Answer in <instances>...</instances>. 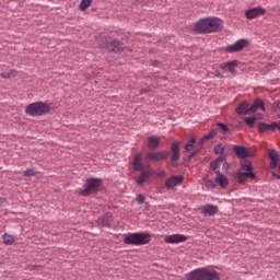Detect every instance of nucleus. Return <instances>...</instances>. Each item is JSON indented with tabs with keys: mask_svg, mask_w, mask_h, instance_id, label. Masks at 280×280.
<instances>
[{
	"mask_svg": "<svg viewBox=\"0 0 280 280\" xmlns=\"http://www.w3.org/2000/svg\"><path fill=\"white\" fill-rule=\"evenodd\" d=\"M195 32L199 34H212L213 32H220L222 30V20L218 18H206L195 23Z\"/></svg>",
	"mask_w": 280,
	"mask_h": 280,
	"instance_id": "obj_1",
	"label": "nucleus"
},
{
	"mask_svg": "<svg viewBox=\"0 0 280 280\" xmlns=\"http://www.w3.org/2000/svg\"><path fill=\"white\" fill-rule=\"evenodd\" d=\"M186 280H220V273L209 268H198L185 276Z\"/></svg>",
	"mask_w": 280,
	"mask_h": 280,
	"instance_id": "obj_2",
	"label": "nucleus"
},
{
	"mask_svg": "<svg viewBox=\"0 0 280 280\" xmlns=\"http://www.w3.org/2000/svg\"><path fill=\"white\" fill-rule=\"evenodd\" d=\"M152 240V235L148 233H127L124 235V244L129 246H145V244H150Z\"/></svg>",
	"mask_w": 280,
	"mask_h": 280,
	"instance_id": "obj_3",
	"label": "nucleus"
},
{
	"mask_svg": "<svg viewBox=\"0 0 280 280\" xmlns=\"http://www.w3.org/2000/svg\"><path fill=\"white\" fill-rule=\"evenodd\" d=\"M50 110L51 107L43 102L31 103L25 108V113L26 115H30V117H40L47 115Z\"/></svg>",
	"mask_w": 280,
	"mask_h": 280,
	"instance_id": "obj_4",
	"label": "nucleus"
},
{
	"mask_svg": "<svg viewBox=\"0 0 280 280\" xmlns=\"http://www.w3.org/2000/svg\"><path fill=\"white\" fill-rule=\"evenodd\" d=\"M100 187H102V179L91 178L86 180L84 188L79 190V194L81 196H91V194L100 191Z\"/></svg>",
	"mask_w": 280,
	"mask_h": 280,
	"instance_id": "obj_5",
	"label": "nucleus"
},
{
	"mask_svg": "<svg viewBox=\"0 0 280 280\" xmlns=\"http://www.w3.org/2000/svg\"><path fill=\"white\" fill-rule=\"evenodd\" d=\"M170 152L168 151H159V152H148L145 155L147 161H165L168 159Z\"/></svg>",
	"mask_w": 280,
	"mask_h": 280,
	"instance_id": "obj_6",
	"label": "nucleus"
},
{
	"mask_svg": "<svg viewBox=\"0 0 280 280\" xmlns=\"http://www.w3.org/2000/svg\"><path fill=\"white\" fill-rule=\"evenodd\" d=\"M179 148H180V142L178 141L173 142L171 145V152H172L171 161H172L173 167H176L178 165L176 161L180 159Z\"/></svg>",
	"mask_w": 280,
	"mask_h": 280,
	"instance_id": "obj_7",
	"label": "nucleus"
},
{
	"mask_svg": "<svg viewBox=\"0 0 280 280\" xmlns=\"http://www.w3.org/2000/svg\"><path fill=\"white\" fill-rule=\"evenodd\" d=\"M264 14H266V9L261 7H256L245 12V16L246 19H249V21L253 19H257V16H264Z\"/></svg>",
	"mask_w": 280,
	"mask_h": 280,
	"instance_id": "obj_8",
	"label": "nucleus"
},
{
	"mask_svg": "<svg viewBox=\"0 0 280 280\" xmlns=\"http://www.w3.org/2000/svg\"><path fill=\"white\" fill-rule=\"evenodd\" d=\"M165 244H180L187 242V236L184 234H172L164 237Z\"/></svg>",
	"mask_w": 280,
	"mask_h": 280,
	"instance_id": "obj_9",
	"label": "nucleus"
},
{
	"mask_svg": "<svg viewBox=\"0 0 280 280\" xmlns=\"http://www.w3.org/2000/svg\"><path fill=\"white\" fill-rule=\"evenodd\" d=\"M140 172H141L140 176L137 177V185H139L140 187H143V183H145V180H148V177L152 176L153 173L150 165H147V168H143Z\"/></svg>",
	"mask_w": 280,
	"mask_h": 280,
	"instance_id": "obj_10",
	"label": "nucleus"
},
{
	"mask_svg": "<svg viewBox=\"0 0 280 280\" xmlns=\"http://www.w3.org/2000/svg\"><path fill=\"white\" fill-rule=\"evenodd\" d=\"M132 165H133L135 172H141L143 170H148V165L143 166V159H142L141 153H137L133 156V164Z\"/></svg>",
	"mask_w": 280,
	"mask_h": 280,
	"instance_id": "obj_11",
	"label": "nucleus"
},
{
	"mask_svg": "<svg viewBox=\"0 0 280 280\" xmlns=\"http://www.w3.org/2000/svg\"><path fill=\"white\" fill-rule=\"evenodd\" d=\"M222 71L226 74V73H231L232 75H235V73H237V71L235 69H237V61H231L228 63H223L221 66Z\"/></svg>",
	"mask_w": 280,
	"mask_h": 280,
	"instance_id": "obj_12",
	"label": "nucleus"
},
{
	"mask_svg": "<svg viewBox=\"0 0 280 280\" xmlns=\"http://www.w3.org/2000/svg\"><path fill=\"white\" fill-rule=\"evenodd\" d=\"M184 177L182 175H177V176H172L171 178H168L165 183L167 189H174V187L180 185V183H183Z\"/></svg>",
	"mask_w": 280,
	"mask_h": 280,
	"instance_id": "obj_13",
	"label": "nucleus"
},
{
	"mask_svg": "<svg viewBox=\"0 0 280 280\" xmlns=\"http://www.w3.org/2000/svg\"><path fill=\"white\" fill-rule=\"evenodd\" d=\"M147 145L149 150H156L161 145V138L158 136H151L147 138Z\"/></svg>",
	"mask_w": 280,
	"mask_h": 280,
	"instance_id": "obj_14",
	"label": "nucleus"
},
{
	"mask_svg": "<svg viewBox=\"0 0 280 280\" xmlns=\"http://www.w3.org/2000/svg\"><path fill=\"white\" fill-rule=\"evenodd\" d=\"M234 178H236L238 183H246V178H252V180H255L256 175L255 173H242L238 171L234 173Z\"/></svg>",
	"mask_w": 280,
	"mask_h": 280,
	"instance_id": "obj_15",
	"label": "nucleus"
},
{
	"mask_svg": "<svg viewBox=\"0 0 280 280\" xmlns=\"http://www.w3.org/2000/svg\"><path fill=\"white\" fill-rule=\"evenodd\" d=\"M247 45L246 39H240L235 44L226 47V51L233 54V51H242V48Z\"/></svg>",
	"mask_w": 280,
	"mask_h": 280,
	"instance_id": "obj_16",
	"label": "nucleus"
},
{
	"mask_svg": "<svg viewBox=\"0 0 280 280\" xmlns=\"http://www.w3.org/2000/svg\"><path fill=\"white\" fill-rule=\"evenodd\" d=\"M277 121H273L272 124L268 125L266 122H259L258 124V130L259 132H275L277 130Z\"/></svg>",
	"mask_w": 280,
	"mask_h": 280,
	"instance_id": "obj_17",
	"label": "nucleus"
},
{
	"mask_svg": "<svg viewBox=\"0 0 280 280\" xmlns=\"http://www.w3.org/2000/svg\"><path fill=\"white\" fill-rule=\"evenodd\" d=\"M233 151L235 152L236 156H238V159H247V156H250L248 150L242 145H234Z\"/></svg>",
	"mask_w": 280,
	"mask_h": 280,
	"instance_id": "obj_18",
	"label": "nucleus"
},
{
	"mask_svg": "<svg viewBox=\"0 0 280 280\" xmlns=\"http://www.w3.org/2000/svg\"><path fill=\"white\" fill-rule=\"evenodd\" d=\"M215 183H218V185H220L221 187H229V179L226 178V176L222 175V173H220V171L215 172Z\"/></svg>",
	"mask_w": 280,
	"mask_h": 280,
	"instance_id": "obj_19",
	"label": "nucleus"
},
{
	"mask_svg": "<svg viewBox=\"0 0 280 280\" xmlns=\"http://www.w3.org/2000/svg\"><path fill=\"white\" fill-rule=\"evenodd\" d=\"M237 115H250V107H248V103H241L236 108Z\"/></svg>",
	"mask_w": 280,
	"mask_h": 280,
	"instance_id": "obj_20",
	"label": "nucleus"
},
{
	"mask_svg": "<svg viewBox=\"0 0 280 280\" xmlns=\"http://www.w3.org/2000/svg\"><path fill=\"white\" fill-rule=\"evenodd\" d=\"M205 215H215L218 213V206L208 205L203 207Z\"/></svg>",
	"mask_w": 280,
	"mask_h": 280,
	"instance_id": "obj_21",
	"label": "nucleus"
},
{
	"mask_svg": "<svg viewBox=\"0 0 280 280\" xmlns=\"http://www.w3.org/2000/svg\"><path fill=\"white\" fill-rule=\"evenodd\" d=\"M258 108H261V110H266V107H264V102L261 100H256L254 104L249 107V113H256Z\"/></svg>",
	"mask_w": 280,
	"mask_h": 280,
	"instance_id": "obj_22",
	"label": "nucleus"
},
{
	"mask_svg": "<svg viewBox=\"0 0 280 280\" xmlns=\"http://www.w3.org/2000/svg\"><path fill=\"white\" fill-rule=\"evenodd\" d=\"M91 3H93V0H81L80 2L81 12H85V10H89V8H91Z\"/></svg>",
	"mask_w": 280,
	"mask_h": 280,
	"instance_id": "obj_23",
	"label": "nucleus"
},
{
	"mask_svg": "<svg viewBox=\"0 0 280 280\" xmlns=\"http://www.w3.org/2000/svg\"><path fill=\"white\" fill-rule=\"evenodd\" d=\"M2 240H3V243H4L7 246H12V244H14V236H13V235L4 234V235L2 236Z\"/></svg>",
	"mask_w": 280,
	"mask_h": 280,
	"instance_id": "obj_24",
	"label": "nucleus"
},
{
	"mask_svg": "<svg viewBox=\"0 0 280 280\" xmlns=\"http://www.w3.org/2000/svg\"><path fill=\"white\" fill-rule=\"evenodd\" d=\"M194 143H196V139L195 138H190L188 140V143H186V145H185L186 152H191L194 150Z\"/></svg>",
	"mask_w": 280,
	"mask_h": 280,
	"instance_id": "obj_25",
	"label": "nucleus"
},
{
	"mask_svg": "<svg viewBox=\"0 0 280 280\" xmlns=\"http://www.w3.org/2000/svg\"><path fill=\"white\" fill-rule=\"evenodd\" d=\"M268 154L271 161H279V153L277 152V150L271 149L268 151Z\"/></svg>",
	"mask_w": 280,
	"mask_h": 280,
	"instance_id": "obj_26",
	"label": "nucleus"
},
{
	"mask_svg": "<svg viewBox=\"0 0 280 280\" xmlns=\"http://www.w3.org/2000/svg\"><path fill=\"white\" fill-rule=\"evenodd\" d=\"M241 170L247 173H253V165L250 164V162H245L242 164Z\"/></svg>",
	"mask_w": 280,
	"mask_h": 280,
	"instance_id": "obj_27",
	"label": "nucleus"
},
{
	"mask_svg": "<svg viewBox=\"0 0 280 280\" xmlns=\"http://www.w3.org/2000/svg\"><path fill=\"white\" fill-rule=\"evenodd\" d=\"M214 153L215 154H224V145L218 144L217 147H214Z\"/></svg>",
	"mask_w": 280,
	"mask_h": 280,
	"instance_id": "obj_28",
	"label": "nucleus"
},
{
	"mask_svg": "<svg viewBox=\"0 0 280 280\" xmlns=\"http://www.w3.org/2000/svg\"><path fill=\"white\" fill-rule=\"evenodd\" d=\"M244 121L249 126V128H253V126H255V118L246 117L244 118Z\"/></svg>",
	"mask_w": 280,
	"mask_h": 280,
	"instance_id": "obj_29",
	"label": "nucleus"
},
{
	"mask_svg": "<svg viewBox=\"0 0 280 280\" xmlns=\"http://www.w3.org/2000/svg\"><path fill=\"white\" fill-rule=\"evenodd\" d=\"M213 75H214V78H219V79L228 77V75H225L224 70H222V72H220V70H215Z\"/></svg>",
	"mask_w": 280,
	"mask_h": 280,
	"instance_id": "obj_30",
	"label": "nucleus"
},
{
	"mask_svg": "<svg viewBox=\"0 0 280 280\" xmlns=\"http://www.w3.org/2000/svg\"><path fill=\"white\" fill-rule=\"evenodd\" d=\"M24 176H26L27 178L32 177V176H36V172H34V170L28 168L26 171H24Z\"/></svg>",
	"mask_w": 280,
	"mask_h": 280,
	"instance_id": "obj_31",
	"label": "nucleus"
},
{
	"mask_svg": "<svg viewBox=\"0 0 280 280\" xmlns=\"http://www.w3.org/2000/svg\"><path fill=\"white\" fill-rule=\"evenodd\" d=\"M206 187H208V189H215V183L211 179H206Z\"/></svg>",
	"mask_w": 280,
	"mask_h": 280,
	"instance_id": "obj_32",
	"label": "nucleus"
},
{
	"mask_svg": "<svg viewBox=\"0 0 280 280\" xmlns=\"http://www.w3.org/2000/svg\"><path fill=\"white\" fill-rule=\"evenodd\" d=\"M136 200L138 205H143V202H145V197H143V195H137Z\"/></svg>",
	"mask_w": 280,
	"mask_h": 280,
	"instance_id": "obj_33",
	"label": "nucleus"
},
{
	"mask_svg": "<svg viewBox=\"0 0 280 280\" xmlns=\"http://www.w3.org/2000/svg\"><path fill=\"white\" fill-rule=\"evenodd\" d=\"M217 126H219V128H220L223 132H229V126H226L225 124L219 122V124H217Z\"/></svg>",
	"mask_w": 280,
	"mask_h": 280,
	"instance_id": "obj_34",
	"label": "nucleus"
},
{
	"mask_svg": "<svg viewBox=\"0 0 280 280\" xmlns=\"http://www.w3.org/2000/svg\"><path fill=\"white\" fill-rule=\"evenodd\" d=\"M279 165V160H271L270 162V168L275 170Z\"/></svg>",
	"mask_w": 280,
	"mask_h": 280,
	"instance_id": "obj_35",
	"label": "nucleus"
},
{
	"mask_svg": "<svg viewBox=\"0 0 280 280\" xmlns=\"http://www.w3.org/2000/svg\"><path fill=\"white\" fill-rule=\"evenodd\" d=\"M210 170H212V172H215V170H218V161H213L210 163Z\"/></svg>",
	"mask_w": 280,
	"mask_h": 280,
	"instance_id": "obj_36",
	"label": "nucleus"
},
{
	"mask_svg": "<svg viewBox=\"0 0 280 280\" xmlns=\"http://www.w3.org/2000/svg\"><path fill=\"white\" fill-rule=\"evenodd\" d=\"M18 73H19V72H18L16 70H10V71H9V79H10V78H16Z\"/></svg>",
	"mask_w": 280,
	"mask_h": 280,
	"instance_id": "obj_37",
	"label": "nucleus"
},
{
	"mask_svg": "<svg viewBox=\"0 0 280 280\" xmlns=\"http://www.w3.org/2000/svg\"><path fill=\"white\" fill-rule=\"evenodd\" d=\"M0 75L3 80H10V73L9 72H2Z\"/></svg>",
	"mask_w": 280,
	"mask_h": 280,
	"instance_id": "obj_38",
	"label": "nucleus"
},
{
	"mask_svg": "<svg viewBox=\"0 0 280 280\" xmlns=\"http://www.w3.org/2000/svg\"><path fill=\"white\" fill-rule=\"evenodd\" d=\"M153 174H155V176H159V178H164V176L166 175L164 171L153 173Z\"/></svg>",
	"mask_w": 280,
	"mask_h": 280,
	"instance_id": "obj_39",
	"label": "nucleus"
},
{
	"mask_svg": "<svg viewBox=\"0 0 280 280\" xmlns=\"http://www.w3.org/2000/svg\"><path fill=\"white\" fill-rule=\"evenodd\" d=\"M209 139H212V135L211 133H208V135L203 136L201 141H209Z\"/></svg>",
	"mask_w": 280,
	"mask_h": 280,
	"instance_id": "obj_40",
	"label": "nucleus"
},
{
	"mask_svg": "<svg viewBox=\"0 0 280 280\" xmlns=\"http://www.w3.org/2000/svg\"><path fill=\"white\" fill-rule=\"evenodd\" d=\"M215 161L217 163H220V161H226V155H220Z\"/></svg>",
	"mask_w": 280,
	"mask_h": 280,
	"instance_id": "obj_41",
	"label": "nucleus"
},
{
	"mask_svg": "<svg viewBox=\"0 0 280 280\" xmlns=\"http://www.w3.org/2000/svg\"><path fill=\"white\" fill-rule=\"evenodd\" d=\"M222 170H229V163L225 162L222 166Z\"/></svg>",
	"mask_w": 280,
	"mask_h": 280,
	"instance_id": "obj_42",
	"label": "nucleus"
},
{
	"mask_svg": "<svg viewBox=\"0 0 280 280\" xmlns=\"http://www.w3.org/2000/svg\"><path fill=\"white\" fill-rule=\"evenodd\" d=\"M114 47H116V49H119L118 47H119V42H114Z\"/></svg>",
	"mask_w": 280,
	"mask_h": 280,
	"instance_id": "obj_43",
	"label": "nucleus"
},
{
	"mask_svg": "<svg viewBox=\"0 0 280 280\" xmlns=\"http://www.w3.org/2000/svg\"><path fill=\"white\" fill-rule=\"evenodd\" d=\"M273 177L280 180V175L279 174H273Z\"/></svg>",
	"mask_w": 280,
	"mask_h": 280,
	"instance_id": "obj_44",
	"label": "nucleus"
},
{
	"mask_svg": "<svg viewBox=\"0 0 280 280\" xmlns=\"http://www.w3.org/2000/svg\"><path fill=\"white\" fill-rule=\"evenodd\" d=\"M3 202H5V198L0 197V205H3Z\"/></svg>",
	"mask_w": 280,
	"mask_h": 280,
	"instance_id": "obj_45",
	"label": "nucleus"
},
{
	"mask_svg": "<svg viewBox=\"0 0 280 280\" xmlns=\"http://www.w3.org/2000/svg\"><path fill=\"white\" fill-rule=\"evenodd\" d=\"M210 135H212V139L215 137L217 132L215 131H211Z\"/></svg>",
	"mask_w": 280,
	"mask_h": 280,
	"instance_id": "obj_46",
	"label": "nucleus"
},
{
	"mask_svg": "<svg viewBox=\"0 0 280 280\" xmlns=\"http://www.w3.org/2000/svg\"><path fill=\"white\" fill-rule=\"evenodd\" d=\"M102 226H108V222L107 221L103 222Z\"/></svg>",
	"mask_w": 280,
	"mask_h": 280,
	"instance_id": "obj_47",
	"label": "nucleus"
},
{
	"mask_svg": "<svg viewBox=\"0 0 280 280\" xmlns=\"http://www.w3.org/2000/svg\"><path fill=\"white\" fill-rule=\"evenodd\" d=\"M278 108L280 109V103H278Z\"/></svg>",
	"mask_w": 280,
	"mask_h": 280,
	"instance_id": "obj_48",
	"label": "nucleus"
}]
</instances>
